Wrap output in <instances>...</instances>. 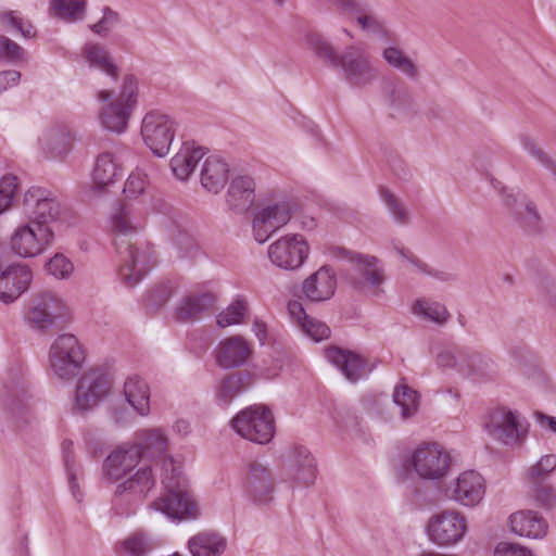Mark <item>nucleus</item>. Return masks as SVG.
Wrapping results in <instances>:
<instances>
[{"label": "nucleus", "instance_id": "1a4fd4ad", "mask_svg": "<svg viewBox=\"0 0 556 556\" xmlns=\"http://www.w3.org/2000/svg\"><path fill=\"white\" fill-rule=\"evenodd\" d=\"M175 125L168 115L156 111L144 115L141 124V137L155 156L164 157L168 154L175 137Z\"/></svg>", "mask_w": 556, "mask_h": 556}, {"label": "nucleus", "instance_id": "680f3d73", "mask_svg": "<svg viewBox=\"0 0 556 556\" xmlns=\"http://www.w3.org/2000/svg\"><path fill=\"white\" fill-rule=\"evenodd\" d=\"M24 51L21 46L5 36H0V56L11 62L23 60Z\"/></svg>", "mask_w": 556, "mask_h": 556}, {"label": "nucleus", "instance_id": "7ed1b4c3", "mask_svg": "<svg viewBox=\"0 0 556 556\" xmlns=\"http://www.w3.org/2000/svg\"><path fill=\"white\" fill-rule=\"evenodd\" d=\"M164 477L162 483L165 493L151 503V507L162 511L173 520L195 519L199 507L189 491V483L170 456H165L162 465Z\"/></svg>", "mask_w": 556, "mask_h": 556}, {"label": "nucleus", "instance_id": "4be33fe9", "mask_svg": "<svg viewBox=\"0 0 556 556\" xmlns=\"http://www.w3.org/2000/svg\"><path fill=\"white\" fill-rule=\"evenodd\" d=\"M252 350L241 336L222 340L215 349V362L223 369H232L244 365Z\"/></svg>", "mask_w": 556, "mask_h": 556}, {"label": "nucleus", "instance_id": "72a5a7b5", "mask_svg": "<svg viewBox=\"0 0 556 556\" xmlns=\"http://www.w3.org/2000/svg\"><path fill=\"white\" fill-rule=\"evenodd\" d=\"M226 547L227 540L217 532H201L188 541V548L192 556H220Z\"/></svg>", "mask_w": 556, "mask_h": 556}, {"label": "nucleus", "instance_id": "de8ad7c7", "mask_svg": "<svg viewBox=\"0 0 556 556\" xmlns=\"http://www.w3.org/2000/svg\"><path fill=\"white\" fill-rule=\"evenodd\" d=\"M556 469V455L547 454L530 468L529 477L532 483L546 482L549 475Z\"/></svg>", "mask_w": 556, "mask_h": 556}, {"label": "nucleus", "instance_id": "b1692460", "mask_svg": "<svg viewBox=\"0 0 556 556\" xmlns=\"http://www.w3.org/2000/svg\"><path fill=\"white\" fill-rule=\"evenodd\" d=\"M336 288V274L325 265L304 280L302 291L308 301L324 302L332 298Z\"/></svg>", "mask_w": 556, "mask_h": 556}, {"label": "nucleus", "instance_id": "f8f14e48", "mask_svg": "<svg viewBox=\"0 0 556 556\" xmlns=\"http://www.w3.org/2000/svg\"><path fill=\"white\" fill-rule=\"evenodd\" d=\"M53 238V230L49 226L29 222L14 230L10 239V248L18 256L33 257L43 252Z\"/></svg>", "mask_w": 556, "mask_h": 556}, {"label": "nucleus", "instance_id": "473e14b6", "mask_svg": "<svg viewBox=\"0 0 556 556\" xmlns=\"http://www.w3.org/2000/svg\"><path fill=\"white\" fill-rule=\"evenodd\" d=\"M510 529L520 536L539 539L546 534L547 523L534 511H518L510 516Z\"/></svg>", "mask_w": 556, "mask_h": 556}, {"label": "nucleus", "instance_id": "5fc2aeb1", "mask_svg": "<svg viewBox=\"0 0 556 556\" xmlns=\"http://www.w3.org/2000/svg\"><path fill=\"white\" fill-rule=\"evenodd\" d=\"M301 329L305 334H307L316 342L327 340L331 334L330 328L324 321L313 317H309L306 319V321H303Z\"/></svg>", "mask_w": 556, "mask_h": 556}, {"label": "nucleus", "instance_id": "aec40b11", "mask_svg": "<svg viewBox=\"0 0 556 556\" xmlns=\"http://www.w3.org/2000/svg\"><path fill=\"white\" fill-rule=\"evenodd\" d=\"M485 494L483 477L475 471L462 472L446 489L448 498L466 507L477 506Z\"/></svg>", "mask_w": 556, "mask_h": 556}, {"label": "nucleus", "instance_id": "e2e57ef3", "mask_svg": "<svg viewBox=\"0 0 556 556\" xmlns=\"http://www.w3.org/2000/svg\"><path fill=\"white\" fill-rule=\"evenodd\" d=\"M437 364L440 367H455L458 371L464 370V351H442L437 356Z\"/></svg>", "mask_w": 556, "mask_h": 556}, {"label": "nucleus", "instance_id": "13d9d810", "mask_svg": "<svg viewBox=\"0 0 556 556\" xmlns=\"http://www.w3.org/2000/svg\"><path fill=\"white\" fill-rule=\"evenodd\" d=\"M119 22V14L109 7H104L102 18L90 25V29L100 36H105L110 28Z\"/></svg>", "mask_w": 556, "mask_h": 556}, {"label": "nucleus", "instance_id": "f03ea898", "mask_svg": "<svg viewBox=\"0 0 556 556\" xmlns=\"http://www.w3.org/2000/svg\"><path fill=\"white\" fill-rule=\"evenodd\" d=\"M306 42L319 60L332 67H340L350 86L362 88L377 79V71L362 48L349 46L338 54L331 43L318 33H308Z\"/></svg>", "mask_w": 556, "mask_h": 556}, {"label": "nucleus", "instance_id": "0eeeda50", "mask_svg": "<svg viewBox=\"0 0 556 556\" xmlns=\"http://www.w3.org/2000/svg\"><path fill=\"white\" fill-rule=\"evenodd\" d=\"M137 102V79L132 75L124 77L118 98L110 102L100 113L102 126L116 134L125 131L130 113Z\"/></svg>", "mask_w": 556, "mask_h": 556}, {"label": "nucleus", "instance_id": "338daca9", "mask_svg": "<svg viewBox=\"0 0 556 556\" xmlns=\"http://www.w3.org/2000/svg\"><path fill=\"white\" fill-rule=\"evenodd\" d=\"M494 556H532V554L520 545L502 542L495 547Z\"/></svg>", "mask_w": 556, "mask_h": 556}, {"label": "nucleus", "instance_id": "58836bf2", "mask_svg": "<svg viewBox=\"0 0 556 556\" xmlns=\"http://www.w3.org/2000/svg\"><path fill=\"white\" fill-rule=\"evenodd\" d=\"M519 208L511 214L518 226L527 233L534 235L541 231V217L535 205L522 197Z\"/></svg>", "mask_w": 556, "mask_h": 556}, {"label": "nucleus", "instance_id": "9b49d317", "mask_svg": "<svg viewBox=\"0 0 556 556\" xmlns=\"http://www.w3.org/2000/svg\"><path fill=\"white\" fill-rule=\"evenodd\" d=\"M484 428L489 435L505 445L522 442L528 432L519 421V414L506 407L489 412L484 419Z\"/></svg>", "mask_w": 556, "mask_h": 556}, {"label": "nucleus", "instance_id": "6e6552de", "mask_svg": "<svg viewBox=\"0 0 556 556\" xmlns=\"http://www.w3.org/2000/svg\"><path fill=\"white\" fill-rule=\"evenodd\" d=\"M66 313V305L55 293L41 291L29 302L26 321L36 330L48 331L63 320Z\"/></svg>", "mask_w": 556, "mask_h": 556}, {"label": "nucleus", "instance_id": "49530a36", "mask_svg": "<svg viewBox=\"0 0 556 556\" xmlns=\"http://www.w3.org/2000/svg\"><path fill=\"white\" fill-rule=\"evenodd\" d=\"M248 312V302L244 298L238 296L226 309L217 316V325L222 328L240 324Z\"/></svg>", "mask_w": 556, "mask_h": 556}, {"label": "nucleus", "instance_id": "2f4dec72", "mask_svg": "<svg viewBox=\"0 0 556 556\" xmlns=\"http://www.w3.org/2000/svg\"><path fill=\"white\" fill-rule=\"evenodd\" d=\"M229 166L222 157L208 156L201 168V185L208 192L218 193L228 180Z\"/></svg>", "mask_w": 556, "mask_h": 556}, {"label": "nucleus", "instance_id": "4468645a", "mask_svg": "<svg viewBox=\"0 0 556 556\" xmlns=\"http://www.w3.org/2000/svg\"><path fill=\"white\" fill-rule=\"evenodd\" d=\"M450 455L437 443L418 447L410 457V465L421 479L439 480L450 468Z\"/></svg>", "mask_w": 556, "mask_h": 556}, {"label": "nucleus", "instance_id": "393cba45", "mask_svg": "<svg viewBox=\"0 0 556 556\" xmlns=\"http://www.w3.org/2000/svg\"><path fill=\"white\" fill-rule=\"evenodd\" d=\"M253 381V375L249 371L239 370L224 376L215 388L217 405L227 407L235 399L248 391Z\"/></svg>", "mask_w": 556, "mask_h": 556}, {"label": "nucleus", "instance_id": "603ef678", "mask_svg": "<svg viewBox=\"0 0 556 556\" xmlns=\"http://www.w3.org/2000/svg\"><path fill=\"white\" fill-rule=\"evenodd\" d=\"M380 195L384 201L388 210L393 215L395 222L400 224H407L409 219L408 213L404 205L399 201V199L388 189H381Z\"/></svg>", "mask_w": 556, "mask_h": 556}, {"label": "nucleus", "instance_id": "a211bd4d", "mask_svg": "<svg viewBox=\"0 0 556 556\" xmlns=\"http://www.w3.org/2000/svg\"><path fill=\"white\" fill-rule=\"evenodd\" d=\"M25 215L33 224L49 226L58 219L61 205L51 193L41 188H30L26 191L23 200Z\"/></svg>", "mask_w": 556, "mask_h": 556}, {"label": "nucleus", "instance_id": "4d7b16f0", "mask_svg": "<svg viewBox=\"0 0 556 556\" xmlns=\"http://www.w3.org/2000/svg\"><path fill=\"white\" fill-rule=\"evenodd\" d=\"M532 484L535 501L546 509L554 508L556 506V489L546 482Z\"/></svg>", "mask_w": 556, "mask_h": 556}, {"label": "nucleus", "instance_id": "20e7f679", "mask_svg": "<svg viewBox=\"0 0 556 556\" xmlns=\"http://www.w3.org/2000/svg\"><path fill=\"white\" fill-rule=\"evenodd\" d=\"M334 255L349 263L350 266L344 270V277L354 291L375 298L384 294L382 286L387 276L384 268L376 256L344 248L336 249Z\"/></svg>", "mask_w": 556, "mask_h": 556}, {"label": "nucleus", "instance_id": "e433bc0d", "mask_svg": "<svg viewBox=\"0 0 556 556\" xmlns=\"http://www.w3.org/2000/svg\"><path fill=\"white\" fill-rule=\"evenodd\" d=\"M137 438L139 443L134 445L141 450L140 458H156L164 455L167 451V437L160 429L142 430L138 433Z\"/></svg>", "mask_w": 556, "mask_h": 556}, {"label": "nucleus", "instance_id": "6e6d98bb", "mask_svg": "<svg viewBox=\"0 0 556 556\" xmlns=\"http://www.w3.org/2000/svg\"><path fill=\"white\" fill-rule=\"evenodd\" d=\"M522 147L529 152V154L534 157L541 165L549 169L553 174L556 175V163L552 160L547 153L538 147L535 142L529 138L523 137L521 139Z\"/></svg>", "mask_w": 556, "mask_h": 556}, {"label": "nucleus", "instance_id": "4c0bfd02", "mask_svg": "<svg viewBox=\"0 0 556 556\" xmlns=\"http://www.w3.org/2000/svg\"><path fill=\"white\" fill-rule=\"evenodd\" d=\"M118 175V166L111 153H102L97 157L92 173L94 189L104 190L105 187L114 182Z\"/></svg>", "mask_w": 556, "mask_h": 556}, {"label": "nucleus", "instance_id": "a878e982", "mask_svg": "<svg viewBox=\"0 0 556 556\" xmlns=\"http://www.w3.org/2000/svg\"><path fill=\"white\" fill-rule=\"evenodd\" d=\"M255 201V182L250 176H238L229 185L226 202L230 211L245 213Z\"/></svg>", "mask_w": 556, "mask_h": 556}, {"label": "nucleus", "instance_id": "79ce46f5", "mask_svg": "<svg viewBox=\"0 0 556 556\" xmlns=\"http://www.w3.org/2000/svg\"><path fill=\"white\" fill-rule=\"evenodd\" d=\"M493 369V362L479 352L464 351V372L475 379L490 376Z\"/></svg>", "mask_w": 556, "mask_h": 556}, {"label": "nucleus", "instance_id": "0e129e2a", "mask_svg": "<svg viewBox=\"0 0 556 556\" xmlns=\"http://www.w3.org/2000/svg\"><path fill=\"white\" fill-rule=\"evenodd\" d=\"M124 545L129 553L136 556L147 554L148 552H150L152 547L148 538L142 533L134 534L132 536L125 541Z\"/></svg>", "mask_w": 556, "mask_h": 556}, {"label": "nucleus", "instance_id": "ddd939ff", "mask_svg": "<svg viewBox=\"0 0 556 556\" xmlns=\"http://www.w3.org/2000/svg\"><path fill=\"white\" fill-rule=\"evenodd\" d=\"M154 484L155 479L149 466L139 469L126 481L117 484L112 501L116 514H130V509L124 505L141 501Z\"/></svg>", "mask_w": 556, "mask_h": 556}, {"label": "nucleus", "instance_id": "2eb2a0df", "mask_svg": "<svg viewBox=\"0 0 556 556\" xmlns=\"http://www.w3.org/2000/svg\"><path fill=\"white\" fill-rule=\"evenodd\" d=\"M109 392L108 375L100 369H90L78 380L74 409L87 413L105 399Z\"/></svg>", "mask_w": 556, "mask_h": 556}, {"label": "nucleus", "instance_id": "7c9ffc66", "mask_svg": "<svg viewBox=\"0 0 556 556\" xmlns=\"http://www.w3.org/2000/svg\"><path fill=\"white\" fill-rule=\"evenodd\" d=\"M204 155L205 151L202 147L184 142L180 150L170 160L174 176L179 180H187Z\"/></svg>", "mask_w": 556, "mask_h": 556}, {"label": "nucleus", "instance_id": "a18cd8bd", "mask_svg": "<svg viewBox=\"0 0 556 556\" xmlns=\"http://www.w3.org/2000/svg\"><path fill=\"white\" fill-rule=\"evenodd\" d=\"M393 400L401 407V415L404 419L416 414L418 409V393L412 388L407 386L396 387Z\"/></svg>", "mask_w": 556, "mask_h": 556}, {"label": "nucleus", "instance_id": "412c9836", "mask_svg": "<svg viewBox=\"0 0 556 556\" xmlns=\"http://www.w3.org/2000/svg\"><path fill=\"white\" fill-rule=\"evenodd\" d=\"M31 280L33 273L27 265H9L0 274V301L4 304L13 303L28 290Z\"/></svg>", "mask_w": 556, "mask_h": 556}, {"label": "nucleus", "instance_id": "5701e85b", "mask_svg": "<svg viewBox=\"0 0 556 556\" xmlns=\"http://www.w3.org/2000/svg\"><path fill=\"white\" fill-rule=\"evenodd\" d=\"M326 357L351 382H356L370 371L366 359L349 350L330 346L326 350Z\"/></svg>", "mask_w": 556, "mask_h": 556}, {"label": "nucleus", "instance_id": "a19ab883", "mask_svg": "<svg viewBox=\"0 0 556 556\" xmlns=\"http://www.w3.org/2000/svg\"><path fill=\"white\" fill-rule=\"evenodd\" d=\"M382 56L390 66L397 70L409 79H418L419 72L417 66L400 48L388 47L383 50Z\"/></svg>", "mask_w": 556, "mask_h": 556}, {"label": "nucleus", "instance_id": "6ab92c4d", "mask_svg": "<svg viewBox=\"0 0 556 556\" xmlns=\"http://www.w3.org/2000/svg\"><path fill=\"white\" fill-rule=\"evenodd\" d=\"M290 218L291 208L289 203L280 202L263 207L253 217L252 229L255 241L258 243L266 242Z\"/></svg>", "mask_w": 556, "mask_h": 556}, {"label": "nucleus", "instance_id": "37998d69", "mask_svg": "<svg viewBox=\"0 0 556 556\" xmlns=\"http://www.w3.org/2000/svg\"><path fill=\"white\" fill-rule=\"evenodd\" d=\"M53 14L66 22L80 21L85 16L86 0H52Z\"/></svg>", "mask_w": 556, "mask_h": 556}, {"label": "nucleus", "instance_id": "052dcab7", "mask_svg": "<svg viewBox=\"0 0 556 556\" xmlns=\"http://www.w3.org/2000/svg\"><path fill=\"white\" fill-rule=\"evenodd\" d=\"M1 21L18 30L25 38H33L36 35L35 27L29 22H24L21 17L15 16L13 12L4 13Z\"/></svg>", "mask_w": 556, "mask_h": 556}, {"label": "nucleus", "instance_id": "bf43d9fd", "mask_svg": "<svg viewBox=\"0 0 556 556\" xmlns=\"http://www.w3.org/2000/svg\"><path fill=\"white\" fill-rule=\"evenodd\" d=\"M173 294V288L168 283H162L153 288L148 294V303L153 308H161Z\"/></svg>", "mask_w": 556, "mask_h": 556}, {"label": "nucleus", "instance_id": "c9c22d12", "mask_svg": "<svg viewBox=\"0 0 556 556\" xmlns=\"http://www.w3.org/2000/svg\"><path fill=\"white\" fill-rule=\"evenodd\" d=\"M26 391L24 387L18 390L10 391L7 400V408L10 415V420L16 430H21L29 425L33 419V413L30 407L25 401Z\"/></svg>", "mask_w": 556, "mask_h": 556}, {"label": "nucleus", "instance_id": "cd10ccee", "mask_svg": "<svg viewBox=\"0 0 556 556\" xmlns=\"http://www.w3.org/2000/svg\"><path fill=\"white\" fill-rule=\"evenodd\" d=\"M215 304V296L211 293H200L185 296L176 306L174 318L178 323H193L205 313L212 311Z\"/></svg>", "mask_w": 556, "mask_h": 556}, {"label": "nucleus", "instance_id": "3c124183", "mask_svg": "<svg viewBox=\"0 0 556 556\" xmlns=\"http://www.w3.org/2000/svg\"><path fill=\"white\" fill-rule=\"evenodd\" d=\"M416 305L419 307V312L428 319L437 324H445L450 318V313L446 307L438 302H421L417 301Z\"/></svg>", "mask_w": 556, "mask_h": 556}, {"label": "nucleus", "instance_id": "9d476101", "mask_svg": "<svg viewBox=\"0 0 556 556\" xmlns=\"http://www.w3.org/2000/svg\"><path fill=\"white\" fill-rule=\"evenodd\" d=\"M426 530L432 543L448 547L464 539L467 533V520L459 511L443 510L429 519Z\"/></svg>", "mask_w": 556, "mask_h": 556}, {"label": "nucleus", "instance_id": "69168bd1", "mask_svg": "<svg viewBox=\"0 0 556 556\" xmlns=\"http://www.w3.org/2000/svg\"><path fill=\"white\" fill-rule=\"evenodd\" d=\"M146 181L141 174H130L127 178L123 192L128 198H136L144 191Z\"/></svg>", "mask_w": 556, "mask_h": 556}, {"label": "nucleus", "instance_id": "39448f33", "mask_svg": "<svg viewBox=\"0 0 556 556\" xmlns=\"http://www.w3.org/2000/svg\"><path fill=\"white\" fill-rule=\"evenodd\" d=\"M230 425L240 437L257 444L269 443L276 431L274 415L264 405L242 409L231 419Z\"/></svg>", "mask_w": 556, "mask_h": 556}, {"label": "nucleus", "instance_id": "864d4df0", "mask_svg": "<svg viewBox=\"0 0 556 556\" xmlns=\"http://www.w3.org/2000/svg\"><path fill=\"white\" fill-rule=\"evenodd\" d=\"M380 195L384 201L388 210L393 215L395 222L400 224H407L409 219L408 213L404 205L399 201V199L388 189H381Z\"/></svg>", "mask_w": 556, "mask_h": 556}, {"label": "nucleus", "instance_id": "bb28decb", "mask_svg": "<svg viewBox=\"0 0 556 556\" xmlns=\"http://www.w3.org/2000/svg\"><path fill=\"white\" fill-rule=\"evenodd\" d=\"M140 452L141 450L134 444L127 448H115L104 462L105 476L112 481L121 479L139 463Z\"/></svg>", "mask_w": 556, "mask_h": 556}, {"label": "nucleus", "instance_id": "f704fd0d", "mask_svg": "<svg viewBox=\"0 0 556 556\" xmlns=\"http://www.w3.org/2000/svg\"><path fill=\"white\" fill-rule=\"evenodd\" d=\"M127 403L141 416L150 412V390L148 384L138 376L128 377L124 384Z\"/></svg>", "mask_w": 556, "mask_h": 556}, {"label": "nucleus", "instance_id": "ea45409f", "mask_svg": "<svg viewBox=\"0 0 556 556\" xmlns=\"http://www.w3.org/2000/svg\"><path fill=\"white\" fill-rule=\"evenodd\" d=\"M388 103L396 114H410L415 112V101L408 87L404 83L390 87Z\"/></svg>", "mask_w": 556, "mask_h": 556}, {"label": "nucleus", "instance_id": "09e8293b", "mask_svg": "<svg viewBox=\"0 0 556 556\" xmlns=\"http://www.w3.org/2000/svg\"><path fill=\"white\" fill-rule=\"evenodd\" d=\"M46 270L56 279H66L72 275L74 265L65 255L58 253L47 262Z\"/></svg>", "mask_w": 556, "mask_h": 556}, {"label": "nucleus", "instance_id": "c756f323", "mask_svg": "<svg viewBox=\"0 0 556 556\" xmlns=\"http://www.w3.org/2000/svg\"><path fill=\"white\" fill-rule=\"evenodd\" d=\"M291 477L299 484L309 485L316 479V463L311 452L304 446H294L290 453Z\"/></svg>", "mask_w": 556, "mask_h": 556}, {"label": "nucleus", "instance_id": "774afa93", "mask_svg": "<svg viewBox=\"0 0 556 556\" xmlns=\"http://www.w3.org/2000/svg\"><path fill=\"white\" fill-rule=\"evenodd\" d=\"M110 416L118 426H124L130 420L129 409L123 403L112 404L110 406Z\"/></svg>", "mask_w": 556, "mask_h": 556}, {"label": "nucleus", "instance_id": "f3484780", "mask_svg": "<svg viewBox=\"0 0 556 556\" xmlns=\"http://www.w3.org/2000/svg\"><path fill=\"white\" fill-rule=\"evenodd\" d=\"M242 486L254 504L266 505L274 500L275 478L270 469L262 463L251 462L248 465Z\"/></svg>", "mask_w": 556, "mask_h": 556}, {"label": "nucleus", "instance_id": "c03bdc74", "mask_svg": "<svg viewBox=\"0 0 556 556\" xmlns=\"http://www.w3.org/2000/svg\"><path fill=\"white\" fill-rule=\"evenodd\" d=\"M39 142L50 157H58L65 154L71 146L70 135L61 130H50Z\"/></svg>", "mask_w": 556, "mask_h": 556}, {"label": "nucleus", "instance_id": "f257e3e1", "mask_svg": "<svg viewBox=\"0 0 556 556\" xmlns=\"http://www.w3.org/2000/svg\"><path fill=\"white\" fill-rule=\"evenodd\" d=\"M111 228L114 233V247L118 255V276L126 287H134L155 265L152 247L148 242L132 241L138 226L131 219V208L117 203L111 215Z\"/></svg>", "mask_w": 556, "mask_h": 556}, {"label": "nucleus", "instance_id": "c85d7f7f", "mask_svg": "<svg viewBox=\"0 0 556 556\" xmlns=\"http://www.w3.org/2000/svg\"><path fill=\"white\" fill-rule=\"evenodd\" d=\"M81 58L90 68L98 70L115 80L118 78L119 68L104 46L96 42L85 43Z\"/></svg>", "mask_w": 556, "mask_h": 556}, {"label": "nucleus", "instance_id": "8fccbe9b", "mask_svg": "<svg viewBox=\"0 0 556 556\" xmlns=\"http://www.w3.org/2000/svg\"><path fill=\"white\" fill-rule=\"evenodd\" d=\"M17 191V178L13 175H5L0 179V215L7 212Z\"/></svg>", "mask_w": 556, "mask_h": 556}, {"label": "nucleus", "instance_id": "dca6fc26", "mask_svg": "<svg viewBox=\"0 0 556 556\" xmlns=\"http://www.w3.org/2000/svg\"><path fill=\"white\" fill-rule=\"evenodd\" d=\"M308 252V244L301 235L282 237L268 248V256L273 264L291 270L303 265Z\"/></svg>", "mask_w": 556, "mask_h": 556}, {"label": "nucleus", "instance_id": "423d86ee", "mask_svg": "<svg viewBox=\"0 0 556 556\" xmlns=\"http://www.w3.org/2000/svg\"><path fill=\"white\" fill-rule=\"evenodd\" d=\"M49 359L54 375L70 380L83 368L85 351L74 334L64 333L51 344Z\"/></svg>", "mask_w": 556, "mask_h": 556}]
</instances>
